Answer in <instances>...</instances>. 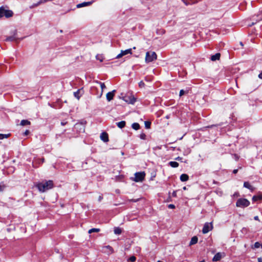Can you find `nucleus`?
<instances>
[{
	"label": "nucleus",
	"instance_id": "1",
	"mask_svg": "<svg viewBox=\"0 0 262 262\" xmlns=\"http://www.w3.org/2000/svg\"><path fill=\"white\" fill-rule=\"evenodd\" d=\"M53 182L52 180L42 181L35 185L36 187L41 192H44L53 187Z\"/></svg>",
	"mask_w": 262,
	"mask_h": 262
},
{
	"label": "nucleus",
	"instance_id": "2",
	"mask_svg": "<svg viewBox=\"0 0 262 262\" xmlns=\"http://www.w3.org/2000/svg\"><path fill=\"white\" fill-rule=\"evenodd\" d=\"M157 56L155 52L148 51L146 53L145 61L147 63L150 62L157 59Z\"/></svg>",
	"mask_w": 262,
	"mask_h": 262
},
{
	"label": "nucleus",
	"instance_id": "3",
	"mask_svg": "<svg viewBox=\"0 0 262 262\" xmlns=\"http://www.w3.org/2000/svg\"><path fill=\"white\" fill-rule=\"evenodd\" d=\"M13 12L10 10H6L3 7L0 8V18L5 16L9 18L13 16Z\"/></svg>",
	"mask_w": 262,
	"mask_h": 262
},
{
	"label": "nucleus",
	"instance_id": "4",
	"mask_svg": "<svg viewBox=\"0 0 262 262\" xmlns=\"http://www.w3.org/2000/svg\"><path fill=\"white\" fill-rule=\"evenodd\" d=\"M250 205V202L246 199H239L236 203V205L238 207H246Z\"/></svg>",
	"mask_w": 262,
	"mask_h": 262
},
{
	"label": "nucleus",
	"instance_id": "5",
	"mask_svg": "<svg viewBox=\"0 0 262 262\" xmlns=\"http://www.w3.org/2000/svg\"><path fill=\"white\" fill-rule=\"evenodd\" d=\"M145 176L144 172H138L135 173V178L133 179V181L136 182H142Z\"/></svg>",
	"mask_w": 262,
	"mask_h": 262
},
{
	"label": "nucleus",
	"instance_id": "6",
	"mask_svg": "<svg viewBox=\"0 0 262 262\" xmlns=\"http://www.w3.org/2000/svg\"><path fill=\"white\" fill-rule=\"evenodd\" d=\"M213 226L211 223H206L203 228L202 232L204 234H206L211 230Z\"/></svg>",
	"mask_w": 262,
	"mask_h": 262
},
{
	"label": "nucleus",
	"instance_id": "7",
	"mask_svg": "<svg viewBox=\"0 0 262 262\" xmlns=\"http://www.w3.org/2000/svg\"><path fill=\"white\" fill-rule=\"evenodd\" d=\"M123 99L128 103L134 104L136 102V99L134 97L125 96L123 97Z\"/></svg>",
	"mask_w": 262,
	"mask_h": 262
},
{
	"label": "nucleus",
	"instance_id": "8",
	"mask_svg": "<svg viewBox=\"0 0 262 262\" xmlns=\"http://www.w3.org/2000/svg\"><path fill=\"white\" fill-rule=\"evenodd\" d=\"M116 92V90H113L112 92H110L106 94V99L108 101H111L115 95V93Z\"/></svg>",
	"mask_w": 262,
	"mask_h": 262
},
{
	"label": "nucleus",
	"instance_id": "9",
	"mask_svg": "<svg viewBox=\"0 0 262 262\" xmlns=\"http://www.w3.org/2000/svg\"><path fill=\"white\" fill-rule=\"evenodd\" d=\"M93 3V1L88 2H83L82 3L77 4L76 6V7L77 8H80L82 7L89 6H90L91 5H92Z\"/></svg>",
	"mask_w": 262,
	"mask_h": 262
},
{
	"label": "nucleus",
	"instance_id": "10",
	"mask_svg": "<svg viewBox=\"0 0 262 262\" xmlns=\"http://www.w3.org/2000/svg\"><path fill=\"white\" fill-rule=\"evenodd\" d=\"M100 139L104 142L108 141V137L106 133L103 132L100 135Z\"/></svg>",
	"mask_w": 262,
	"mask_h": 262
},
{
	"label": "nucleus",
	"instance_id": "11",
	"mask_svg": "<svg viewBox=\"0 0 262 262\" xmlns=\"http://www.w3.org/2000/svg\"><path fill=\"white\" fill-rule=\"evenodd\" d=\"M17 39L16 32L15 31L13 35L7 37L5 40L7 41H13L16 40Z\"/></svg>",
	"mask_w": 262,
	"mask_h": 262
},
{
	"label": "nucleus",
	"instance_id": "12",
	"mask_svg": "<svg viewBox=\"0 0 262 262\" xmlns=\"http://www.w3.org/2000/svg\"><path fill=\"white\" fill-rule=\"evenodd\" d=\"M244 187L250 189L251 191H253L254 189V188L251 186L248 182H244Z\"/></svg>",
	"mask_w": 262,
	"mask_h": 262
},
{
	"label": "nucleus",
	"instance_id": "13",
	"mask_svg": "<svg viewBox=\"0 0 262 262\" xmlns=\"http://www.w3.org/2000/svg\"><path fill=\"white\" fill-rule=\"evenodd\" d=\"M221 54L219 53H217L214 55H213L211 56V60L212 61H215L216 60H219L220 58Z\"/></svg>",
	"mask_w": 262,
	"mask_h": 262
},
{
	"label": "nucleus",
	"instance_id": "14",
	"mask_svg": "<svg viewBox=\"0 0 262 262\" xmlns=\"http://www.w3.org/2000/svg\"><path fill=\"white\" fill-rule=\"evenodd\" d=\"M222 258V254L220 253H216L213 257L212 260L214 261L220 260Z\"/></svg>",
	"mask_w": 262,
	"mask_h": 262
},
{
	"label": "nucleus",
	"instance_id": "15",
	"mask_svg": "<svg viewBox=\"0 0 262 262\" xmlns=\"http://www.w3.org/2000/svg\"><path fill=\"white\" fill-rule=\"evenodd\" d=\"M189 179V177L187 174H182L180 176V180L182 182L187 181Z\"/></svg>",
	"mask_w": 262,
	"mask_h": 262
},
{
	"label": "nucleus",
	"instance_id": "16",
	"mask_svg": "<svg viewBox=\"0 0 262 262\" xmlns=\"http://www.w3.org/2000/svg\"><path fill=\"white\" fill-rule=\"evenodd\" d=\"M198 241V238L197 236H194L192 237L190 242L189 245L191 246V245L195 244L196 243H197Z\"/></svg>",
	"mask_w": 262,
	"mask_h": 262
},
{
	"label": "nucleus",
	"instance_id": "17",
	"mask_svg": "<svg viewBox=\"0 0 262 262\" xmlns=\"http://www.w3.org/2000/svg\"><path fill=\"white\" fill-rule=\"evenodd\" d=\"M121 54L123 56H124L125 55H127L128 54H132V49H128L125 50H121Z\"/></svg>",
	"mask_w": 262,
	"mask_h": 262
},
{
	"label": "nucleus",
	"instance_id": "18",
	"mask_svg": "<svg viewBox=\"0 0 262 262\" xmlns=\"http://www.w3.org/2000/svg\"><path fill=\"white\" fill-rule=\"evenodd\" d=\"M116 124L119 128H122L125 126L126 122L124 121H121L116 123Z\"/></svg>",
	"mask_w": 262,
	"mask_h": 262
},
{
	"label": "nucleus",
	"instance_id": "19",
	"mask_svg": "<svg viewBox=\"0 0 262 262\" xmlns=\"http://www.w3.org/2000/svg\"><path fill=\"white\" fill-rule=\"evenodd\" d=\"M169 165L173 168H176L179 166V163L175 161H170L169 162Z\"/></svg>",
	"mask_w": 262,
	"mask_h": 262
},
{
	"label": "nucleus",
	"instance_id": "20",
	"mask_svg": "<svg viewBox=\"0 0 262 262\" xmlns=\"http://www.w3.org/2000/svg\"><path fill=\"white\" fill-rule=\"evenodd\" d=\"M20 124L21 126H25L30 124V122L28 120H22L20 122Z\"/></svg>",
	"mask_w": 262,
	"mask_h": 262
},
{
	"label": "nucleus",
	"instance_id": "21",
	"mask_svg": "<svg viewBox=\"0 0 262 262\" xmlns=\"http://www.w3.org/2000/svg\"><path fill=\"white\" fill-rule=\"evenodd\" d=\"M80 91L81 90H78L76 92L74 93V96L78 99H79L81 96V94H80Z\"/></svg>",
	"mask_w": 262,
	"mask_h": 262
},
{
	"label": "nucleus",
	"instance_id": "22",
	"mask_svg": "<svg viewBox=\"0 0 262 262\" xmlns=\"http://www.w3.org/2000/svg\"><path fill=\"white\" fill-rule=\"evenodd\" d=\"M132 127L135 130H138L140 128V125L138 123H134L132 125Z\"/></svg>",
	"mask_w": 262,
	"mask_h": 262
},
{
	"label": "nucleus",
	"instance_id": "23",
	"mask_svg": "<svg viewBox=\"0 0 262 262\" xmlns=\"http://www.w3.org/2000/svg\"><path fill=\"white\" fill-rule=\"evenodd\" d=\"M121 232H122V230L120 228H119V227L115 228V229H114L115 234L119 235L121 233Z\"/></svg>",
	"mask_w": 262,
	"mask_h": 262
},
{
	"label": "nucleus",
	"instance_id": "24",
	"mask_svg": "<svg viewBox=\"0 0 262 262\" xmlns=\"http://www.w3.org/2000/svg\"><path fill=\"white\" fill-rule=\"evenodd\" d=\"M104 248L108 249V252L110 253H113L114 252V250H113V248L110 246H106L104 247Z\"/></svg>",
	"mask_w": 262,
	"mask_h": 262
},
{
	"label": "nucleus",
	"instance_id": "25",
	"mask_svg": "<svg viewBox=\"0 0 262 262\" xmlns=\"http://www.w3.org/2000/svg\"><path fill=\"white\" fill-rule=\"evenodd\" d=\"M262 199V196L261 195H254L252 198V200L253 201H257V200H261Z\"/></svg>",
	"mask_w": 262,
	"mask_h": 262
},
{
	"label": "nucleus",
	"instance_id": "26",
	"mask_svg": "<svg viewBox=\"0 0 262 262\" xmlns=\"http://www.w3.org/2000/svg\"><path fill=\"white\" fill-rule=\"evenodd\" d=\"M96 58L97 59V60H99L100 62H102L104 59L103 56L102 55L99 54L96 55Z\"/></svg>",
	"mask_w": 262,
	"mask_h": 262
},
{
	"label": "nucleus",
	"instance_id": "27",
	"mask_svg": "<svg viewBox=\"0 0 262 262\" xmlns=\"http://www.w3.org/2000/svg\"><path fill=\"white\" fill-rule=\"evenodd\" d=\"M100 231V229L99 228H92L89 230V233H91L92 232H98Z\"/></svg>",
	"mask_w": 262,
	"mask_h": 262
},
{
	"label": "nucleus",
	"instance_id": "28",
	"mask_svg": "<svg viewBox=\"0 0 262 262\" xmlns=\"http://www.w3.org/2000/svg\"><path fill=\"white\" fill-rule=\"evenodd\" d=\"M10 136V134H0V139H3L4 138H7Z\"/></svg>",
	"mask_w": 262,
	"mask_h": 262
},
{
	"label": "nucleus",
	"instance_id": "29",
	"mask_svg": "<svg viewBox=\"0 0 262 262\" xmlns=\"http://www.w3.org/2000/svg\"><path fill=\"white\" fill-rule=\"evenodd\" d=\"M96 82L100 85V87L102 90V92H103V90L106 88V86L105 85V84L104 83L99 82L97 81Z\"/></svg>",
	"mask_w": 262,
	"mask_h": 262
},
{
	"label": "nucleus",
	"instance_id": "30",
	"mask_svg": "<svg viewBox=\"0 0 262 262\" xmlns=\"http://www.w3.org/2000/svg\"><path fill=\"white\" fill-rule=\"evenodd\" d=\"M144 124H145V127L146 128H149L150 127V125H151V122H149V121H145L144 122Z\"/></svg>",
	"mask_w": 262,
	"mask_h": 262
},
{
	"label": "nucleus",
	"instance_id": "31",
	"mask_svg": "<svg viewBox=\"0 0 262 262\" xmlns=\"http://www.w3.org/2000/svg\"><path fill=\"white\" fill-rule=\"evenodd\" d=\"M260 246V244L257 242H255L254 245V247L253 248H255V249H257V248H259Z\"/></svg>",
	"mask_w": 262,
	"mask_h": 262
},
{
	"label": "nucleus",
	"instance_id": "32",
	"mask_svg": "<svg viewBox=\"0 0 262 262\" xmlns=\"http://www.w3.org/2000/svg\"><path fill=\"white\" fill-rule=\"evenodd\" d=\"M188 93V91H185L183 90H180V94H179V96L180 97H181L182 96H183L184 94L185 93Z\"/></svg>",
	"mask_w": 262,
	"mask_h": 262
},
{
	"label": "nucleus",
	"instance_id": "33",
	"mask_svg": "<svg viewBox=\"0 0 262 262\" xmlns=\"http://www.w3.org/2000/svg\"><path fill=\"white\" fill-rule=\"evenodd\" d=\"M129 260H130V261H132V262H134V261H136V257H135V256H131V257L129 258Z\"/></svg>",
	"mask_w": 262,
	"mask_h": 262
},
{
	"label": "nucleus",
	"instance_id": "34",
	"mask_svg": "<svg viewBox=\"0 0 262 262\" xmlns=\"http://www.w3.org/2000/svg\"><path fill=\"white\" fill-rule=\"evenodd\" d=\"M139 87L140 88H143L145 86V83L143 82V81H141L139 83Z\"/></svg>",
	"mask_w": 262,
	"mask_h": 262
},
{
	"label": "nucleus",
	"instance_id": "35",
	"mask_svg": "<svg viewBox=\"0 0 262 262\" xmlns=\"http://www.w3.org/2000/svg\"><path fill=\"white\" fill-rule=\"evenodd\" d=\"M140 137L141 139L145 140L146 139V135L143 133L140 135Z\"/></svg>",
	"mask_w": 262,
	"mask_h": 262
},
{
	"label": "nucleus",
	"instance_id": "36",
	"mask_svg": "<svg viewBox=\"0 0 262 262\" xmlns=\"http://www.w3.org/2000/svg\"><path fill=\"white\" fill-rule=\"evenodd\" d=\"M40 5V4H39V2L36 3V4H33L31 7L30 8H34V7H37L38 6Z\"/></svg>",
	"mask_w": 262,
	"mask_h": 262
},
{
	"label": "nucleus",
	"instance_id": "37",
	"mask_svg": "<svg viewBox=\"0 0 262 262\" xmlns=\"http://www.w3.org/2000/svg\"><path fill=\"white\" fill-rule=\"evenodd\" d=\"M5 186L3 184H0V191H3Z\"/></svg>",
	"mask_w": 262,
	"mask_h": 262
},
{
	"label": "nucleus",
	"instance_id": "38",
	"mask_svg": "<svg viewBox=\"0 0 262 262\" xmlns=\"http://www.w3.org/2000/svg\"><path fill=\"white\" fill-rule=\"evenodd\" d=\"M168 207L169 208H170V209L175 208V206L173 204H169V205H168Z\"/></svg>",
	"mask_w": 262,
	"mask_h": 262
},
{
	"label": "nucleus",
	"instance_id": "39",
	"mask_svg": "<svg viewBox=\"0 0 262 262\" xmlns=\"http://www.w3.org/2000/svg\"><path fill=\"white\" fill-rule=\"evenodd\" d=\"M39 4H42L43 3L47 2V0H40L39 2Z\"/></svg>",
	"mask_w": 262,
	"mask_h": 262
},
{
	"label": "nucleus",
	"instance_id": "40",
	"mask_svg": "<svg viewBox=\"0 0 262 262\" xmlns=\"http://www.w3.org/2000/svg\"><path fill=\"white\" fill-rule=\"evenodd\" d=\"M122 56H123V55H122V54H121V53L120 52V54H119L116 56V58L118 59V58H121V57H122Z\"/></svg>",
	"mask_w": 262,
	"mask_h": 262
},
{
	"label": "nucleus",
	"instance_id": "41",
	"mask_svg": "<svg viewBox=\"0 0 262 262\" xmlns=\"http://www.w3.org/2000/svg\"><path fill=\"white\" fill-rule=\"evenodd\" d=\"M182 1L184 2V4H185V5H186V6H188V5L190 4V3L187 2V1H186L185 0H182Z\"/></svg>",
	"mask_w": 262,
	"mask_h": 262
},
{
	"label": "nucleus",
	"instance_id": "42",
	"mask_svg": "<svg viewBox=\"0 0 262 262\" xmlns=\"http://www.w3.org/2000/svg\"><path fill=\"white\" fill-rule=\"evenodd\" d=\"M234 158L236 161H237L239 159V157L237 155H234Z\"/></svg>",
	"mask_w": 262,
	"mask_h": 262
},
{
	"label": "nucleus",
	"instance_id": "43",
	"mask_svg": "<svg viewBox=\"0 0 262 262\" xmlns=\"http://www.w3.org/2000/svg\"><path fill=\"white\" fill-rule=\"evenodd\" d=\"M103 199V197L102 195H100L98 198L99 202H100Z\"/></svg>",
	"mask_w": 262,
	"mask_h": 262
},
{
	"label": "nucleus",
	"instance_id": "44",
	"mask_svg": "<svg viewBox=\"0 0 262 262\" xmlns=\"http://www.w3.org/2000/svg\"><path fill=\"white\" fill-rule=\"evenodd\" d=\"M172 195L173 196L176 197L177 195L176 191H173L172 193Z\"/></svg>",
	"mask_w": 262,
	"mask_h": 262
},
{
	"label": "nucleus",
	"instance_id": "45",
	"mask_svg": "<svg viewBox=\"0 0 262 262\" xmlns=\"http://www.w3.org/2000/svg\"><path fill=\"white\" fill-rule=\"evenodd\" d=\"M138 201V199H137V200H134V199H132V200H129V202H137Z\"/></svg>",
	"mask_w": 262,
	"mask_h": 262
},
{
	"label": "nucleus",
	"instance_id": "46",
	"mask_svg": "<svg viewBox=\"0 0 262 262\" xmlns=\"http://www.w3.org/2000/svg\"><path fill=\"white\" fill-rule=\"evenodd\" d=\"M254 219L255 220H256V221H258L259 220V218H258V216H255L254 217Z\"/></svg>",
	"mask_w": 262,
	"mask_h": 262
},
{
	"label": "nucleus",
	"instance_id": "47",
	"mask_svg": "<svg viewBox=\"0 0 262 262\" xmlns=\"http://www.w3.org/2000/svg\"><path fill=\"white\" fill-rule=\"evenodd\" d=\"M238 171V169H234L233 171V173L236 174Z\"/></svg>",
	"mask_w": 262,
	"mask_h": 262
},
{
	"label": "nucleus",
	"instance_id": "48",
	"mask_svg": "<svg viewBox=\"0 0 262 262\" xmlns=\"http://www.w3.org/2000/svg\"><path fill=\"white\" fill-rule=\"evenodd\" d=\"M258 77L262 79V72L258 75Z\"/></svg>",
	"mask_w": 262,
	"mask_h": 262
},
{
	"label": "nucleus",
	"instance_id": "49",
	"mask_svg": "<svg viewBox=\"0 0 262 262\" xmlns=\"http://www.w3.org/2000/svg\"><path fill=\"white\" fill-rule=\"evenodd\" d=\"M258 262H262V258L261 257H258Z\"/></svg>",
	"mask_w": 262,
	"mask_h": 262
},
{
	"label": "nucleus",
	"instance_id": "50",
	"mask_svg": "<svg viewBox=\"0 0 262 262\" xmlns=\"http://www.w3.org/2000/svg\"><path fill=\"white\" fill-rule=\"evenodd\" d=\"M182 159V158L180 157H178L177 158H176V160H181Z\"/></svg>",
	"mask_w": 262,
	"mask_h": 262
},
{
	"label": "nucleus",
	"instance_id": "51",
	"mask_svg": "<svg viewBox=\"0 0 262 262\" xmlns=\"http://www.w3.org/2000/svg\"><path fill=\"white\" fill-rule=\"evenodd\" d=\"M66 123H67L66 122H61V124L63 126Z\"/></svg>",
	"mask_w": 262,
	"mask_h": 262
},
{
	"label": "nucleus",
	"instance_id": "52",
	"mask_svg": "<svg viewBox=\"0 0 262 262\" xmlns=\"http://www.w3.org/2000/svg\"><path fill=\"white\" fill-rule=\"evenodd\" d=\"M116 192L117 193H119L120 192V190H118V189H117V190H116Z\"/></svg>",
	"mask_w": 262,
	"mask_h": 262
},
{
	"label": "nucleus",
	"instance_id": "53",
	"mask_svg": "<svg viewBox=\"0 0 262 262\" xmlns=\"http://www.w3.org/2000/svg\"><path fill=\"white\" fill-rule=\"evenodd\" d=\"M28 130H27V131L25 132V134H26V135H27V134H28Z\"/></svg>",
	"mask_w": 262,
	"mask_h": 262
},
{
	"label": "nucleus",
	"instance_id": "54",
	"mask_svg": "<svg viewBox=\"0 0 262 262\" xmlns=\"http://www.w3.org/2000/svg\"><path fill=\"white\" fill-rule=\"evenodd\" d=\"M183 189H184V190H185V189H186V187H183Z\"/></svg>",
	"mask_w": 262,
	"mask_h": 262
},
{
	"label": "nucleus",
	"instance_id": "55",
	"mask_svg": "<svg viewBox=\"0 0 262 262\" xmlns=\"http://www.w3.org/2000/svg\"><path fill=\"white\" fill-rule=\"evenodd\" d=\"M199 262H205V261L204 260H202V261H200Z\"/></svg>",
	"mask_w": 262,
	"mask_h": 262
},
{
	"label": "nucleus",
	"instance_id": "56",
	"mask_svg": "<svg viewBox=\"0 0 262 262\" xmlns=\"http://www.w3.org/2000/svg\"><path fill=\"white\" fill-rule=\"evenodd\" d=\"M157 262H163V261H160V260H158Z\"/></svg>",
	"mask_w": 262,
	"mask_h": 262
},
{
	"label": "nucleus",
	"instance_id": "57",
	"mask_svg": "<svg viewBox=\"0 0 262 262\" xmlns=\"http://www.w3.org/2000/svg\"><path fill=\"white\" fill-rule=\"evenodd\" d=\"M79 125V124H76V126H78V125Z\"/></svg>",
	"mask_w": 262,
	"mask_h": 262
},
{
	"label": "nucleus",
	"instance_id": "58",
	"mask_svg": "<svg viewBox=\"0 0 262 262\" xmlns=\"http://www.w3.org/2000/svg\"><path fill=\"white\" fill-rule=\"evenodd\" d=\"M260 247H261V248H262V244H260Z\"/></svg>",
	"mask_w": 262,
	"mask_h": 262
}]
</instances>
